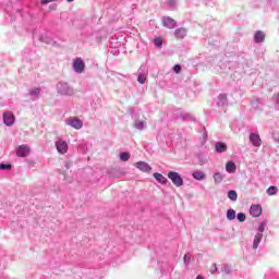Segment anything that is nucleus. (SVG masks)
<instances>
[{"mask_svg": "<svg viewBox=\"0 0 279 279\" xmlns=\"http://www.w3.org/2000/svg\"><path fill=\"white\" fill-rule=\"evenodd\" d=\"M57 0H41L43 5H47V3H53Z\"/></svg>", "mask_w": 279, "mask_h": 279, "instance_id": "obj_31", "label": "nucleus"}, {"mask_svg": "<svg viewBox=\"0 0 279 279\" xmlns=\"http://www.w3.org/2000/svg\"><path fill=\"white\" fill-rule=\"evenodd\" d=\"M196 279H204V277H202V276H197V277H196Z\"/></svg>", "mask_w": 279, "mask_h": 279, "instance_id": "obj_35", "label": "nucleus"}, {"mask_svg": "<svg viewBox=\"0 0 279 279\" xmlns=\"http://www.w3.org/2000/svg\"><path fill=\"white\" fill-rule=\"evenodd\" d=\"M120 160H122L123 162H128V160H130V153H121Z\"/></svg>", "mask_w": 279, "mask_h": 279, "instance_id": "obj_23", "label": "nucleus"}, {"mask_svg": "<svg viewBox=\"0 0 279 279\" xmlns=\"http://www.w3.org/2000/svg\"><path fill=\"white\" fill-rule=\"evenodd\" d=\"M29 95H34L35 97H38V95H40V88L35 87V88L31 89Z\"/></svg>", "mask_w": 279, "mask_h": 279, "instance_id": "obj_24", "label": "nucleus"}, {"mask_svg": "<svg viewBox=\"0 0 279 279\" xmlns=\"http://www.w3.org/2000/svg\"><path fill=\"white\" fill-rule=\"evenodd\" d=\"M168 178H169V180H171V182L174 184V186H183L184 185V180L182 179L180 173H178L175 171H170L168 173Z\"/></svg>", "mask_w": 279, "mask_h": 279, "instance_id": "obj_1", "label": "nucleus"}, {"mask_svg": "<svg viewBox=\"0 0 279 279\" xmlns=\"http://www.w3.org/2000/svg\"><path fill=\"white\" fill-rule=\"evenodd\" d=\"M154 178L157 180V182H159V184H167V178H165V175L161 173L155 172Z\"/></svg>", "mask_w": 279, "mask_h": 279, "instance_id": "obj_16", "label": "nucleus"}, {"mask_svg": "<svg viewBox=\"0 0 279 279\" xmlns=\"http://www.w3.org/2000/svg\"><path fill=\"white\" fill-rule=\"evenodd\" d=\"M174 36L175 38H179V39L186 38V28L184 27L177 28L174 32Z\"/></svg>", "mask_w": 279, "mask_h": 279, "instance_id": "obj_12", "label": "nucleus"}, {"mask_svg": "<svg viewBox=\"0 0 279 279\" xmlns=\"http://www.w3.org/2000/svg\"><path fill=\"white\" fill-rule=\"evenodd\" d=\"M255 43H264L265 41V33L263 31H257L254 36Z\"/></svg>", "mask_w": 279, "mask_h": 279, "instance_id": "obj_14", "label": "nucleus"}, {"mask_svg": "<svg viewBox=\"0 0 279 279\" xmlns=\"http://www.w3.org/2000/svg\"><path fill=\"white\" fill-rule=\"evenodd\" d=\"M68 125H71V128H74V130H82L84 122H82V120L78 118H70L68 120Z\"/></svg>", "mask_w": 279, "mask_h": 279, "instance_id": "obj_5", "label": "nucleus"}, {"mask_svg": "<svg viewBox=\"0 0 279 279\" xmlns=\"http://www.w3.org/2000/svg\"><path fill=\"white\" fill-rule=\"evenodd\" d=\"M57 88L60 95H74L75 93V90H73V88L66 83H59Z\"/></svg>", "mask_w": 279, "mask_h": 279, "instance_id": "obj_2", "label": "nucleus"}, {"mask_svg": "<svg viewBox=\"0 0 279 279\" xmlns=\"http://www.w3.org/2000/svg\"><path fill=\"white\" fill-rule=\"evenodd\" d=\"M278 193V187L277 186H269L268 190H267V195H276Z\"/></svg>", "mask_w": 279, "mask_h": 279, "instance_id": "obj_22", "label": "nucleus"}, {"mask_svg": "<svg viewBox=\"0 0 279 279\" xmlns=\"http://www.w3.org/2000/svg\"><path fill=\"white\" fill-rule=\"evenodd\" d=\"M228 197L231 199V202H236L239 195L236 194V191L231 190L228 192Z\"/></svg>", "mask_w": 279, "mask_h": 279, "instance_id": "obj_19", "label": "nucleus"}, {"mask_svg": "<svg viewBox=\"0 0 279 279\" xmlns=\"http://www.w3.org/2000/svg\"><path fill=\"white\" fill-rule=\"evenodd\" d=\"M155 45L156 47H162V39L160 38L155 39Z\"/></svg>", "mask_w": 279, "mask_h": 279, "instance_id": "obj_30", "label": "nucleus"}, {"mask_svg": "<svg viewBox=\"0 0 279 279\" xmlns=\"http://www.w3.org/2000/svg\"><path fill=\"white\" fill-rule=\"evenodd\" d=\"M135 167L140 169V171H144V173H149L151 171V166L145 161L136 162Z\"/></svg>", "mask_w": 279, "mask_h": 279, "instance_id": "obj_9", "label": "nucleus"}, {"mask_svg": "<svg viewBox=\"0 0 279 279\" xmlns=\"http://www.w3.org/2000/svg\"><path fill=\"white\" fill-rule=\"evenodd\" d=\"M227 219H229V221H233V219H236V211H234V209H229L227 211Z\"/></svg>", "mask_w": 279, "mask_h": 279, "instance_id": "obj_18", "label": "nucleus"}, {"mask_svg": "<svg viewBox=\"0 0 279 279\" xmlns=\"http://www.w3.org/2000/svg\"><path fill=\"white\" fill-rule=\"evenodd\" d=\"M277 104H279V94L276 95Z\"/></svg>", "mask_w": 279, "mask_h": 279, "instance_id": "obj_34", "label": "nucleus"}, {"mask_svg": "<svg viewBox=\"0 0 279 279\" xmlns=\"http://www.w3.org/2000/svg\"><path fill=\"white\" fill-rule=\"evenodd\" d=\"M14 113H12V112H4L3 113V121H4V123H5V125H14Z\"/></svg>", "mask_w": 279, "mask_h": 279, "instance_id": "obj_11", "label": "nucleus"}, {"mask_svg": "<svg viewBox=\"0 0 279 279\" xmlns=\"http://www.w3.org/2000/svg\"><path fill=\"white\" fill-rule=\"evenodd\" d=\"M262 239L263 238L260 236V234L255 235L254 243H253V250H258V244L260 243Z\"/></svg>", "mask_w": 279, "mask_h": 279, "instance_id": "obj_21", "label": "nucleus"}, {"mask_svg": "<svg viewBox=\"0 0 279 279\" xmlns=\"http://www.w3.org/2000/svg\"><path fill=\"white\" fill-rule=\"evenodd\" d=\"M215 149L218 154H223V151L228 150V145L226 143H216Z\"/></svg>", "mask_w": 279, "mask_h": 279, "instance_id": "obj_13", "label": "nucleus"}, {"mask_svg": "<svg viewBox=\"0 0 279 279\" xmlns=\"http://www.w3.org/2000/svg\"><path fill=\"white\" fill-rule=\"evenodd\" d=\"M31 151L32 148H29V146L21 145L17 147L16 156H19L20 158H26V156H29Z\"/></svg>", "mask_w": 279, "mask_h": 279, "instance_id": "obj_3", "label": "nucleus"}, {"mask_svg": "<svg viewBox=\"0 0 279 279\" xmlns=\"http://www.w3.org/2000/svg\"><path fill=\"white\" fill-rule=\"evenodd\" d=\"M163 27H168V29H174V27L178 25V22L171 17H165L162 21Z\"/></svg>", "mask_w": 279, "mask_h": 279, "instance_id": "obj_10", "label": "nucleus"}, {"mask_svg": "<svg viewBox=\"0 0 279 279\" xmlns=\"http://www.w3.org/2000/svg\"><path fill=\"white\" fill-rule=\"evenodd\" d=\"M84 61L82 58H77L73 63V69L76 73H83L84 72Z\"/></svg>", "mask_w": 279, "mask_h": 279, "instance_id": "obj_7", "label": "nucleus"}, {"mask_svg": "<svg viewBox=\"0 0 279 279\" xmlns=\"http://www.w3.org/2000/svg\"><path fill=\"white\" fill-rule=\"evenodd\" d=\"M214 180L216 182V184H221V182H223V175H221V173L216 172L214 174Z\"/></svg>", "mask_w": 279, "mask_h": 279, "instance_id": "obj_20", "label": "nucleus"}, {"mask_svg": "<svg viewBox=\"0 0 279 279\" xmlns=\"http://www.w3.org/2000/svg\"><path fill=\"white\" fill-rule=\"evenodd\" d=\"M190 262H191V255L189 253H186L184 256V263H185V265H189Z\"/></svg>", "mask_w": 279, "mask_h": 279, "instance_id": "obj_29", "label": "nucleus"}, {"mask_svg": "<svg viewBox=\"0 0 279 279\" xmlns=\"http://www.w3.org/2000/svg\"><path fill=\"white\" fill-rule=\"evenodd\" d=\"M192 177L194 178V180H206V173L197 170V171H194L192 173Z\"/></svg>", "mask_w": 279, "mask_h": 279, "instance_id": "obj_15", "label": "nucleus"}, {"mask_svg": "<svg viewBox=\"0 0 279 279\" xmlns=\"http://www.w3.org/2000/svg\"><path fill=\"white\" fill-rule=\"evenodd\" d=\"M137 82L140 84H145V82H147V77L143 74H140L138 77H137Z\"/></svg>", "mask_w": 279, "mask_h": 279, "instance_id": "obj_25", "label": "nucleus"}, {"mask_svg": "<svg viewBox=\"0 0 279 279\" xmlns=\"http://www.w3.org/2000/svg\"><path fill=\"white\" fill-rule=\"evenodd\" d=\"M173 71H174V73H180L182 71V66H180V64H175L173 66Z\"/></svg>", "mask_w": 279, "mask_h": 279, "instance_id": "obj_28", "label": "nucleus"}, {"mask_svg": "<svg viewBox=\"0 0 279 279\" xmlns=\"http://www.w3.org/2000/svg\"><path fill=\"white\" fill-rule=\"evenodd\" d=\"M10 169H12V165H10V163H7V165L5 163H1L0 165V170L1 171H3V170H8L9 171Z\"/></svg>", "mask_w": 279, "mask_h": 279, "instance_id": "obj_26", "label": "nucleus"}, {"mask_svg": "<svg viewBox=\"0 0 279 279\" xmlns=\"http://www.w3.org/2000/svg\"><path fill=\"white\" fill-rule=\"evenodd\" d=\"M238 221H240V223H243V221H245V214L244 213H239L238 214Z\"/></svg>", "mask_w": 279, "mask_h": 279, "instance_id": "obj_27", "label": "nucleus"}, {"mask_svg": "<svg viewBox=\"0 0 279 279\" xmlns=\"http://www.w3.org/2000/svg\"><path fill=\"white\" fill-rule=\"evenodd\" d=\"M226 170L228 171V173H234V171H236V165H234V162L229 161L226 165Z\"/></svg>", "mask_w": 279, "mask_h": 279, "instance_id": "obj_17", "label": "nucleus"}, {"mask_svg": "<svg viewBox=\"0 0 279 279\" xmlns=\"http://www.w3.org/2000/svg\"><path fill=\"white\" fill-rule=\"evenodd\" d=\"M219 98H220V99H225V100H226V99H228V95H226V94H221V95L219 96Z\"/></svg>", "mask_w": 279, "mask_h": 279, "instance_id": "obj_33", "label": "nucleus"}, {"mask_svg": "<svg viewBox=\"0 0 279 279\" xmlns=\"http://www.w3.org/2000/svg\"><path fill=\"white\" fill-rule=\"evenodd\" d=\"M250 142L254 147H260L263 141L260 140V135L256 133H251L250 134Z\"/></svg>", "mask_w": 279, "mask_h": 279, "instance_id": "obj_6", "label": "nucleus"}, {"mask_svg": "<svg viewBox=\"0 0 279 279\" xmlns=\"http://www.w3.org/2000/svg\"><path fill=\"white\" fill-rule=\"evenodd\" d=\"M56 148L59 154H66V151H69V144H66V142L63 140H58L56 142Z\"/></svg>", "mask_w": 279, "mask_h": 279, "instance_id": "obj_4", "label": "nucleus"}, {"mask_svg": "<svg viewBox=\"0 0 279 279\" xmlns=\"http://www.w3.org/2000/svg\"><path fill=\"white\" fill-rule=\"evenodd\" d=\"M135 126L137 128V130H143L144 124L143 122H137L135 123Z\"/></svg>", "mask_w": 279, "mask_h": 279, "instance_id": "obj_32", "label": "nucleus"}, {"mask_svg": "<svg viewBox=\"0 0 279 279\" xmlns=\"http://www.w3.org/2000/svg\"><path fill=\"white\" fill-rule=\"evenodd\" d=\"M250 215L252 217H260V215H263V207H260V205H252L250 208Z\"/></svg>", "mask_w": 279, "mask_h": 279, "instance_id": "obj_8", "label": "nucleus"}, {"mask_svg": "<svg viewBox=\"0 0 279 279\" xmlns=\"http://www.w3.org/2000/svg\"><path fill=\"white\" fill-rule=\"evenodd\" d=\"M68 1V3H72V1H74V0H66Z\"/></svg>", "mask_w": 279, "mask_h": 279, "instance_id": "obj_36", "label": "nucleus"}]
</instances>
